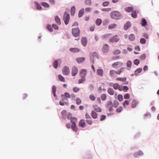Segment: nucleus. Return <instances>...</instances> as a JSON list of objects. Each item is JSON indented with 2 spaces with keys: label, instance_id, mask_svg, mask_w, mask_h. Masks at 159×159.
Listing matches in <instances>:
<instances>
[{
  "label": "nucleus",
  "instance_id": "f257e3e1",
  "mask_svg": "<svg viewBox=\"0 0 159 159\" xmlns=\"http://www.w3.org/2000/svg\"><path fill=\"white\" fill-rule=\"evenodd\" d=\"M124 67H121L119 70L116 71L114 70H111L109 72V75L111 77H115L116 75H120L122 72V70L124 69Z\"/></svg>",
  "mask_w": 159,
  "mask_h": 159
},
{
  "label": "nucleus",
  "instance_id": "f03ea898",
  "mask_svg": "<svg viewBox=\"0 0 159 159\" xmlns=\"http://www.w3.org/2000/svg\"><path fill=\"white\" fill-rule=\"evenodd\" d=\"M110 16L112 19H118L121 17L122 15L119 12L116 11H114L111 12Z\"/></svg>",
  "mask_w": 159,
  "mask_h": 159
},
{
  "label": "nucleus",
  "instance_id": "7ed1b4c3",
  "mask_svg": "<svg viewBox=\"0 0 159 159\" xmlns=\"http://www.w3.org/2000/svg\"><path fill=\"white\" fill-rule=\"evenodd\" d=\"M72 33L75 37H79L80 34V30L78 28H73L72 29Z\"/></svg>",
  "mask_w": 159,
  "mask_h": 159
},
{
  "label": "nucleus",
  "instance_id": "20e7f679",
  "mask_svg": "<svg viewBox=\"0 0 159 159\" xmlns=\"http://www.w3.org/2000/svg\"><path fill=\"white\" fill-rule=\"evenodd\" d=\"M123 65V63L121 61H116L113 63L112 66L114 68H117L121 67Z\"/></svg>",
  "mask_w": 159,
  "mask_h": 159
},
{
  "label": "nucleus",
  "instance_id": "39448f33",
  "mask_svg": "<svg viewBox=\"0 0 159 159\" xmlns=\"http://www.w3.org/2000/svg\"><path fill=\"white\" fill-rule=\"evenodd\" d=\"M70 16L69 14L65 13L64 15L63 19L66 25H67L69 21Z\"/></svg>",
  "mask_w": 159,
  "mask_h": 159
},
{
  "label": "nucleus",
  "instance_id": "423d86ee",
  "mask_svg": "<svg viewBox=\"0 0 159 159\" xmlns=\"http://www.w3.org/2000/svg\"><path fill=\"white\" fill-rule=\"evenodd\" d=\"M120 39L118 36L116 35H114L110 38L109 39L110 42L111 43H116L118 42Z\"/></svg>",
  "mask_w": 159,
  "mask_h": 159
},
{
  "label": "nucleus",
  "instance_id": "0eeeda50",
  "mask_svg": "<svg viewBox=\"0 0 159 159\" xmlns=\"http://www.w3.org/2000/svg\"><path fill=\"white\" fill-rule=\"evenodd\" d=\"M62 73L65 75H67L70 73V70L69 67L67 66H65L62 69Z\"/></svg>",
  "mask_w": 159,
  "mask_h": 159
},
{
  "label": "nucleus",
  "instance_id": "6e6552de",
  "mask_svg": "<svg viewBox=\"0 0 159 159\" xmlns=\"http://www.w3.org/2000/svg\"><path fill=\"white\" fill-rule=\"evenodd\" d=\"M78 69L75 66H73L72 68L71 74L73 76H75L78 73Z\"/></svg>",
  "mask_w": 159,
  "mask_h": 159
},
{
  "label": "nucleus",
  "instance_id": "1a4fd4ad",
  "mask_svg": "<svg viewBox=\"0 0 159 159\" xmlns=\"http://www.w3.org/2000/svg\"><path fill=\"white\" fill-rule=\"evenodd\" d=\"M106 106L107 108H108L109 111H113V105L111 101H108Z\"/></svg>",
  "mask_w": 159,
  "mask_h": 159
},
{
  "label": "nucleus",
  "instance_id": "9d476101",
  "mask_svg": "<svg viewBox=\"0 0 159 159\" xmlns=\"http://www.w3.org/2000/svg\"><path fill=\"white\" fill-rule=\"evenodd\" d=\"M127 78L126 77H117L116 78V80L121 82H125L123 84H126L128 83V82H126Z\"/></svg>",
  "mask_w": 159,
  "mask_h": 159
},
{
  "label": "nucleus",
  "instance_id": "9b49d317",
  "mask_svg": "<svg viewBox=\"0 0 159 159\" xmlns=\"http://www.w3.org/2000/svg\"><path fill=\"white\" fill-rule=\"evenodd\" d=\"M62 99L59 102L61 106H64L65 105H67V103L66 102V101H67V99L66 98H61Z\"/></svg>",
  "mask_w": 159,
  "mask_h": 159
},
{
  "label": "nucleus",
  "instance_id": "f8f14e48",
  "mask_svg": "<svg viewBox=\"0 0 159 159\" xmlns=\"http://www.w3.org/2000/svg\"><path fill=\"white\" fill-rule=\"evenodd\" d=\"M87 70L85 69H81L80 71V75L81 77H84L87 75Z\"/></svg>",
  "mask_w": 159,
  "mask_h": 159
},
{
  "label": "nucleus",
  "instance_id": "ddd939ff",
  "mask_svg": "<svg viewBox=\"0 0 159 159\" xmlns=\"http://www.w3.org/2000/svg\"><path fill=\"white\" fill-rule=\"evenodd\" d=\"M79 125L82 128L85 127L86 126V124L84 120L83 119L81 120L79 123Z\"/></svg>",
  "mask_w": 159,
  "mask_h": 159
},
{
  "label": "nucleus",
  "instance_id": "4468645a",
  "mask_svg": "<svg viewBox=\"0 0 159 159\" xmlns=\"http://www.w3.org/2000/svg\"><path fill=\"white\" fill-rule=\"evenodd\" d=\"M113 88L116 90L118 89L120 91H121L120 89L121 86H120L118 83H115L113 85Z\"/></svg>",
  "mask_w": 159,
  "mask_h": 159
},
{
  "label": "nucleus",
  "instance_id": "2eb2a0df",
  "mask_svg": "<svg viewBox=\"0 0 159 159\" xmlns=\"http://www.w3.org/2000/svg\"><path fill=\"white\" fill-rule=\"evenodd\" d=\"M102 50L104 53L107 52L109 50L108 45L107 44L104 45L103 46Z\"/></svg>",
  "mask_w": 159,
  "mask_h": 159
},
{
  "label": "nucleus",
  "instance_id": "dca6fc26",
  "mask_svg": "<svg viewBox=\"0 0 159 159\" xmlns=\"http://www.w3.org/2000/svg\"><path fill=\"white\" fill-rule=\"evenodd\" d=\"M131 26V24L130 22L129 21L127 22L125 25L124 29L125 30H127L129 29Z\"/></svg>",
  "mask_w": 159,
  "mask_h": 159
},
{
  "label": "nucleus",
  "instance_id": "f3484780",
  "mask_svg": "<svg viewBox=\"0 0 159 159\" xmlns=\"http://www.w3.org/2000/svg\"><path fill=\"white\" fill-rule=\"evenodd\" d=\"M80 49L77 48H70L69 49V51L74 53L78 52L80 51Z\"/></svg>",
  "mask_w": 159,
  "mask_h": 159
},
{
  "label": "nucleus",
  "instance_id": "a211bd4d",
  "mask_svg": "<svg viewBox=\"0 0 159 159\" xmlns=\"http://www.w3.org/2000/svg\"><path fill=\"white\" fill-rule=\"evenodd\" d=\"M85 60L84 57H78L76 58V61L78 63H80L84 62Z\"/></svg>",
  "mask_w": 159,
  "mask_h": 159
},
{
  "label": "nucleus",
  "instance_id": "6ab92c4d",
  "mask_svg": "<svg viewBox=\"0 0 159 159\" xmlns=\"http://www.w3.org/2000/svg\"><path fill=\"white\" fill-rule=\"evenodd\" d=\"M94 57H96L98 59V54L96 52H93L92 53V56L91 57V61L92 62V63H93L94 62V60H93V58Z\"/></svg>",
  "mask_w": 159,
  "mask_h": 159
},
{
  "label": "nucleus",
  "instance_id": "aec40b11",
  "mask_svg": "<svg viewBox=\"0 0 159 159\" xmlns=\"http://www.w3.org/2000/svg\"><path fill=\"white\" fill-rule=\"evenodd\" d=\"M81 43L84 47H85L87 43V40L85 37H82L81 39Z\"/></svg>",
  "mask_w": 159,
  "mask_h": 159
},
{
  "label": "nucleus",
  "instance_id": "412c9836",
  "mask_svg": "<svg viewBox=\"0 0 159 159\" xmlns=\"http://www.w3.org/2000/svg\"><path fill=\"white\" fill-rule=\"evenodd\" d=\"M61 98H70V93L68 92H65L64 94H62L61 95Z\"/></svg>",
  "mask_w": 159,
  "mask_h": 159
},
{
  "label": "nucleus",
  "instance_id": "4be33fe9",
  "mask_svg": "<svg viewBox=\"0 0 159 159\" xmlns=\"http://www.w3.org/2000/svg\"><path fill=\"white\" fill-rule=\"evenodd\" d=\"M143 155V152L141 151L136 152L134 154V157H138L140 156Z\"/></svg>",
  "mask_w": 159,
  "mask_h": 159
},
{
  "label": "nucleus",
  "instance_id": "5701e85b",
  "mask_svg": "<svg viewBox=\"0 0 159 159\" xmlns=\"http://www.w3.org/2000/svg\"><path fill=\"white\" fill-rule=\"evenodd\" d=\"M91 115L93 119H97L98 117L97 114L94 111H92Z\"/></svg>",
  "mask_w": 159,
  "mask_h": 159
},
{
  "label": "nucleus",
  "instance_id": "b1692460",
  "mask_svg": "<svg viewBox=\"0 0 159 159\" xmlns=\"http://www.w3.org/2000/svg\"><path fill=\"white\" fill-rule=\"evenodd\" d=\"M97 73L98 75L100 76H102L103 75V71L102 69H99L97 70Z\"/></svg>",
  "mask_w": 159,
  "mask_h": 159
},
{
  "label": "nucleus",
  "instance_id": "393cba45",
  "mask_svg": "<svg viewBox=\"0 0 159 159\" xmlns=\"http://www.w3.org/2000/svg\"><path fill=\"white\" fill-rule=\"evenodd\" d=\"M94 110L97 112H100L101 111V109L97 105H94L93 106Z\"/></svg>",
  "mask_w": 159,
  "mask_h": 159
},
{
  "label": "nucleus",
  "instance_id": "a878e982",
  "mask_svg": "<svg viewBox=\"0 0 159 159\" xmlns=\"http://www.w3.org/2000/svg\"><path fill=\"white\" fill-rule=\"evenodd\" d=\"M84 8H83L80 9L78 14V17L79 18L81 17L84 15Z\"/></svg>",
  "mask_w": 159,
  "mask_h": 159
},
{
  "label": "nucleus",
  "instance_id": "bb28decb",
  "mask_svg": "<svg viewBox=\"0 0 159 159\" xmlns=\"http://www.w3.org/2000/svg\"><path fill=\"white\" fill-rule=\"evenodd\" d=\"M107 91L110 95H113L114 94V91L112 88H108L107 89Z\"/></svg>",
  "mask_w": 159,
  "mask_h": 159
},
{
  "label": "nucleus",
  "instance_id": "cd10ccee",
  "mask_svg": "<svg viewBox=\"0 0 159 159\" xmlns=\"http://www.w3.org/2000/svg\"><path fill=\"white\" fill-rule=\"evenodd\" d=\"M55 19L56 23L58 25H61V22L60 19L57 16L55 17Z\"/></svg>",
  "mask_w": 159,
  "mask_h": 159
},
{
  "label": "nucleus",
  "instance_id": "c85d7f7f",
  "mask_svg": "<svg viewBox=\"0 0 159 159\" xmlns=\"http://www.w3.org/2000/svg\"><path fill=\"white\" fill-rule=\"evenodd\" d=\"M70 120L72 124H75V122L77 121V119L75 117H73L71 118Z\"/></svg>",
  "mask_w": 159,
  "mask_h": 159
},
{
  "label": "nucleus",
  "instance_id": "c756f323",
  "mask_svg": "<svg viewBox=\"0 0 159 159\" xmlns=\"http://www.w3.org/2000/svg\"><path fill=\"white\" fill-rule=\"evenodd\" d=\"M75 11V6H73L71 8L70 13L71 16H74Z\"/></svg>",
  "mask_w": 159,
  "mask_h": 159
},
{
  "label": "nucleus",
  "instance_id": "7c9ffc66",
  "mask_svg": "<svg viewBox=\"0 0 159 159\" xmlns=\"http://www.w3.org/2000/svg\"><path fill=\"white\" fill-rule=\"evenodd\" d=\"M34 4L36 6V8L39 10H41L42 9V7L40 4L37 2H35Z\"/></svg>",
  "mask_w": 159,
  "mask_h": 159
},
{
  "label": "nucleus",
  "instance_id": "2f4dec72",
  "mask_svg": "<svg viewBox=\"0 0 159 159\" xmlns=\"http://www.w3.org/2000/svg\"><path fill=\"white\" fill-rule=\"evenodd\" d=\"M71 128L72 129V130L75 131L76 132L78 130V128L77 127V126L76 125V124H71Z\"/></svg>",
  "mask_w": 159,
  "mask_h": 159
},
{
  "label": "nucleus",
  "instance_id": "473e14b6",
  "mask_svg": "<svg viewBox=\"0 0 159 159\" xmlns=\"http://www.w3.org/2000/svg\"><path fill=\"white\" fill-rule=\"evenodd\" d=\"M142 70V68H139L137 69L134 72V75H137L139 73H140Z\"/></svg>",
  "mask_w": 159,
  "mask_h": 159
},
{
  "label": "nucleus",
  "instance_id": "72a5a7b5",
  "mask_svg": "<svg viewBox=\"0 0 159 159\" xmlns=\"http://www.w3.org/2000/svg\"><path fill=\"white\" fill-rule=\"evenodd\" d=\"M56 88L55 86H53L52 87V92L54 97L56 98Z\"/></svg>",
  "mask_w": 159,
  "mask_h": 159
},
{
  "label": "nucleus",
  "instance_id": "f704fd0d",
  "mask_svg": "<svg viewBox=\"0 0 159 159\" xmlns=\"http://www.w3.org/2000/svg\"><path fill=\"white\" fill-rule=\"evenodd\" d=\"M120 89H122L121 91L123 90L125 92H126L129 90V88L126 86H121Z\"/></svg>",
  "mask_w": 159,
  "mask_h": 159
},
{
  "label": "nucleus",
  "instance_id": "c9c22d12",
  "mask_svg": "<svg viewBox=\"0 0 159 159\" xmlns=\"http://www.w3.org/2000/svg\"><path fill=\"white\" fill-rule=\"evenodd\" d=\"M133 9L132 7H129L125 8V11L127 12H130L132 11Z\"/></svg>",
  "mask_w": 159,
  "mask_h": 159
},
{
  "label": "nucleus",
  "instance_id": "e433bc0d",
  "mask_svg": "<svg viewBox=\"0 0 159 159\" xmlns=\"http://www.w3.org/2000/svg\"><path fill=\"white\" fill-rule=\"evenodd\" d=\"M117 26V24L114 23L108 26V29H112L115 28Z\"/></svg>",
  "mask_w": 159,
  "mask_h": 159
},
{
  "label": "nucleus",
  "instance_id": "4c0bfd02",
  "mask_svg": "<svg viewBox=\"0 0 159 159\" xmlns=\"http://www.w3.org/2000/svg\"><path fill=\"white\" fill-rule=\"evenodd\" d=\"M62 117L63 119H65L66 118L67 115V112L65 110H64L61 112Z\"/></svg>",
  "mask_w": 159,
  "mask_h": 159
},
{
  "label": "nucleus",
  "instance_id": "58836bf2",
  "mask_svg": "<svg viewBox=\"0 0 159 159\" xmlns=\"http://www.w3.org/2000/svg\"><path fill=\"white\" fill-rule=\"evenodd\" d=\"M129 38L130 40L133 41L135 39L134 35L133 34H131L129 35Z\"/></svg>",
  "mask_w": 159,
  "mask_h": 159
},
{
  "label": "nucleus",
  "instance_id": "ea45409f",
  "mask_svg": "<svg viewBox=\"0 0 159 159\" xmlns=\"http://www.w3.org/2000/svg\"><path fill=\"white\" fill-rule=\"evenodd\" d=\"M121 52L120 50L119 49H116L113 51L112 53L114 55H118L120 54Z\"/></svg>",
  "mask_w": 159,
  "mask_h": 159
},
{
  "label": "nucleus",
  "instance_id": "a19ab883",
  "mask_svg": "<svg viewBox=\"0 0 159 159\" xmlns=\"http://www.w3.org/2000/svg\"><path fill=\"white\" fill-rule=\"evenodd\" d=\"M72 90L74 93H77L80 91V89L77 87H75L73 88Z\"/></svg>",
  "mask_w": 159,
  "mask_h": 159
},
{
  "label": "nucleus",
  "instance_id": "79ce46f5",
  "mask_svg": "<svg viewBox=\"0 0 159 159\" xmlns=\"http://www.w3.org/2000/svg\"><path fill=\"white\" fill-rule=\"evenodd\" d=\"M102 22V21L100 19H97L96 21V23L97 25L98 26L100 25Z\"/></svg>",
  "mask_w": 159,
  "mask_h": 159
},
{
  "label": "nucleus",
  "instance_id": "37998d69",
  "mask_svg": "<svg viewBox=\"0 0 159 159\" xmlns=\"http://www.w3.org/2000/svg\"><path fill=\"white\" fill-rule=\"evenodd\" d=\"M137 104L136 101L135 100H133L131 103V107L134 108L136 107Z\"/></svg>",
  "mask_w": 159,
  "mask_h": 159
},
{
  "label": "nucleus",
  "instance_id": "c03bdc74",
  "mask_svg": "<svg viewBox=\"0 0 159 159\" xmlns=\"http://www.w3.org/2000/svg\"><path fill=\"white\" fill-rule=\"evenodd\" d=\"M147 22L145 19L142 18L141 20V25L143 26H145L147 25Z\"/></svg>",
  "mask_w": 159,
  "mask_h": 159
},
{
  "label": "nucleus",
  "instance_id": "a18cd8bd",
  "mask_svg": "<svg viewBox=\"0 0 159 159\" xmlns=\"http://www.w3.org/2000/svg\"><path fill=\"white\" fill-rule=\"evenodd\" d=\"M111 35V33H107L104 34L102 37L103 39L107 38Z\"/></svg>",
  "mask_w": 159,
  "mask_h": 159
},
{
  "label": "nucleus",
  "instance_id": "49530a36",
  "mask_svg": "<svg viewBox=\"0 0 159 159\" xmlns=\"http://www.w3.org/2000/svg\"><path fill=\"white\" fill-rule=\"evenodd\" d=\"M85 78L84 77H81V79L78 80V84H80L83 83L85 81Z\"/></svg>",
  "mask_w": 159,
  "mask_h": 159
},
{
  "label": "nucleus",
  "instance_id": "de8ad7c7",
  "mask_svg": "<svg viewBox=\"0 0 159 159\" xmlns=\"http://www.w3.org/2000/svg\"><path fill=\"white\" fill-rule=\"evenodd\" d=\"M90 99L92 101H94L96 99L95 96L93 94H91L89 96Z\"/></svg>",
  "mask_w": 159,
  "mask_h": 159
},
{
  "label": "nucleus",
  "instance_id": "09e8293b",
  "mask_svg": "<svg viewBox=\"0 0 159 159\" xmlns=\"http://www.w3.org/2000/svg\"><path fill=\"white\" fill-rule=\"evenodd\" d=\"M58 65V61L57 60H55L53 63V66L55 69H57V67Z\"/></svg>",
  "mask_w": 159,
  "mask_h": 159
},
{
  "label": "nucleus",
  "instance_id": "8fccbe9b",
  "mask_svg": "<svg viewBox=\"0 0 159 159\" xmlns=\"http://www.w3.org/2000/svg\"><path fill=\"white\" fill-rule=\"evenodd\" d=\"M58 77L59 79L62 82H64L65 81V80L64 77L61 75H58Z\"/></svg>",
  "mask_w": 159,
  "mask_h": 159
},
{
  "label": "nucleus",
  "instance_id": "3c124183",
  "mask_svg": "<svg viewBox=\"0 0 159 159\" xmlns=\"http://www.w3.org/2000/svg\"><path fill=\"white\" fill-rule=\"evenodd\" d=\"M129 102L128 100H125L124 101V103H123L124 107L125 108L126 107V106L129 105Z\"/></svg>",
  "mask_w": 159,
  "mask_h": 159
},
{
  "label": "nucleus",
  "instance_id": "603ef678",
  "mask_svg": "<svg viewBox=\"0 0 159 159\" xmlns=\"http://www.w3.org/2000/svg\"><path fill=\"white\" fill-rule=\"evenodd\" d=\"M107 96L105 94L103 93L101 95V99L103 101H105L106 99Z\"/></svg>",
  "mask_w": 159,
  "mask_h": 159
},
{
  "label": "nucleus",
  "instance_id": "864d4df0",
  "mask_svg": "<svg viewBox=\"0 0 159 159\" xmlns=\"http://www.w3.org/2000/svg\"><path fill=\"white\" fill-rule=\"evenodd\" d=\"M132 16L134 18H136L137 17V14L136 12L134 11H133L132 13L131 14Z\"/></svg>",
  "mask_w": 159,
  "mask_h": 159
},
{
  "label": "nucleus",
  "instance_id": "5fc2aeb1",
  "mask_svg": "<svg viewBox=\"0 0 159 159\" xmlns=\"http://www.w3.org/2000/svg\"><path fill=\"white\" fill-rule=\"evenodd\" d=\"M41 4L42 6L45 7H49V4L45 2H42L41 3Z\"/></svg>",
  "mask_w": 159,
  "mask_h": 159
},
{
  "label": "nucleus",
  "instance_id": "6e6d98bb",
  "mask_svg": "<svg viewBox=\"0 0 159 159\" xmlns=\"http://www.w3.org/2000/svg\"><path fill=\"white\" fill-rule=\"evenodd\" d=\"M76 104L78 105H79L81 104V99L78 98L76 99Z\"/></svg>",
  "mask_w": 159,
  "mask_h": 159
},
{
  "label": "nucleus",
  "instance_id": "4d7b16f0",
  "mask_svg": "<svg viewBox=\"0 0 159 159\" xmlns=\"http://www.w3.org/2000/svg\"><path fill=\"white\" fill-rule=\"evenodd\" d=\"M86 123L89 125H91L93 124V122L91 120V118L90 119L86 120Z\"/></svg>",
  "mask_w": 159,
  "mask_h": 159
},
{
  "label": "nucleus",
  "instance_id": "13d9d810",
  "mask_svg": "<svg viewBox=\"0 0 159 159\" xmlns=\"http://www.w3.org/2000/svg\"><path fill=\"white\" fill-rule=\"evenodd\" d=\"M85 3L88 6H90L92 2L90 0H86Z\"/></svg>",
  "mask_w": 159,
  "mask_h": 159
},
{
  "label": "nucleus",
  "instance_id": "bf43d9fd",
  "mask_svg": "<svg viewBox=\"0 0 159 159\" xmlns=\"http://www.w3.org/2000/svg\"><path fill=\"white\" fill-rule=\"evenodd\" d=\"M119 102L115 100L113 101V105L115 107H117L119 105Z\"/></svg>",
  "mask_w": 159,
  "mask_h": 159
},
{
  "label": "nucleus",
  "instance_id": "052dcab7",
  "mask_svg": "<svg viewBox=\"0 0 159 159\" xmlns=\"http://www.w3.org/2000/svg\"><path fill=\"white\" fill-rule=\"evenodd\" d=\"M126 66L130 68L132 66V62L130 61H127L126 63Z\"/></svg>",
  "mask_w": 159,
  "mask_h": 159
},
{
  "label": "nucleus",
  "instance_id": "680f3d73",
  "mask_svg": "<svg viewBox=\"0 0 159 159\" xmlns=\"http://www.w3.org/2000/svg\"><path fill=\"white\" fill-rule=\"evenodd\" d=\"M109 4V2L108 1H105L102 3V5L104 7L108 6Z\"/></svg>",
  "mask_w": 159,
  "mask_h": 159
},
{
  "label": "nucleus",
  "instance_id": "e2e57ef3",
  "mask_svg": "<svg viewBox=\"0 0 159 159\" xmlns=\"http://www.w3.org/2000/svg\"><path fill=\"white\" fill-rule=\"evenodd\" d=\"M123 109L122 107H118L116 110V111L117 112H120Z\"/></svg>",
  "mask_w": 159,
  "mask_h": 159
},
{
  "label": "nucleus",
  "instance_id": "0e129e2a",
  "mask_svg": "<svg viewBox=\"0 0 159 159\" xmlns=\"http://www.w3.org/2000/svg\"><path fill=\"white\" fill-rule=\"evenodd\" d=\"M139 61L138 59H136L134 61V63L136 65H138L139 64Z\"/></svg>",
  "mask_w": 159,
  "mask_h": 159
},
{
  "label": "nucleus",
  "instance_id": "69168bd1",
  "mask_svg": "<svg viewBox=\"0 0 159 159\" xmlns=\"http://www.w3.org/2000/svg\"><path fill=\"white\" fill-rule=\"evenodd\" d=\"M118 99L120 101H121L123 100V96L119 94L118 96Z\"/></svg>",
  "mask_w": 159,
  "mask_h": 159
},
{
  "label": "nucleus",
  "instance_id": "338daca9",
  "mask_svg": "<svg viewBox=\"0 0 159 159\" xmlns=\"http://www.w3.org/2000/svg\"><path fill=\"white\" fill-rule=\"evenodd\" d=\"M47 28L50 32H52L53 30L52 29V28L51 25H47Z\"/></svg>",
  "mask_w": 159,
  "mask_h": 159
},
{
  "label": "nucleus",
  "instance_id": "774afa93",
  "mask_svg": "<svg viewBox=\"0 0 159 159\" xmlns=\"http://www.w3.org/2000/svg\"><path fill=\"white\" fill-rule=\"evenodd\" d=\"M130 98V95L129 94H126L124 96V98L125 99H129Z\"/></svg>",
  "mask_w": 159,
  "mask_h": 159
}]
</instances>
